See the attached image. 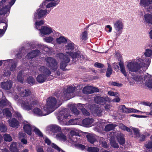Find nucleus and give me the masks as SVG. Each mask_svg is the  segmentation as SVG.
<instances>
[{
	"label": "nucleus",
	"mask_w": 152,
	"mask_h": 152,
	"mask_svg": "<svg viewBox=\"0 0 152 152\" xmlns=\"http://www.w3.org/2000/svg\"><path fill=\"white\" fill-rule=\"evenodd\" d=\"M19 105L24 110L29 111L32 109L33 106L37 104L36 98L31 96L26 100H22L20 102L19 101Z\"/></svg>",
	"instance_id": "nucleus-1"
},
{
	"label": "nucleus",
	"mask_w": 152,
	"mask_h": 152,
	"mask_svg": "<svg viewBox=\"0 0 152 152\" xmlns=\"http://www.w3.org/2000/svg\"><path fill=\"white\" fill-rule=\"evenodd\" d=\"M70 115L68 114L65 111H60L58 115V118L60 121L61 124L63 125H75L76 123L75 119H71L69 121H66L69 116Z\"/></svg>",
	"instance_id": "nucleus-2"
},
{
	"label": "nucleus",
	"mask_w": 152,
	"mask_h": 152,
	"mask_svg": "<svg viewBox=\"0 0 152 152\" xmlns=\"http://www.w3.org/2000/svg\"><path fill=\"white\" fill-rule=\"evenodd\" d=\"M61 104L57 102L55 98L50 97L47 99V103L44 106L46 110L50 113L53 112L56 108L60 105Z\"/></svg>",
	"instance_id": "nucleus-3"
},
{
	"label": "nucleus",
	"mask_w": 152,
	"mask_h": 152,
	"mask_svg": "<svg viewBox=\"0 0 152 152\" xmlns=\"http://www.w3.org/2000/svg\"><path fill=\"white\" fill-rule=\"evenodd\" d=\"M38 69L41 74L37 76V80L39 83H42L46 80L47 77L50 75V71L44 66L40 67Z\"/></svg>",
	"instance_id": "nucleus-4"
},
{
	"label": "nucleus",
	"mask_w": 152,
	"mask_h": 152,
	"mask_svg": "<svg viewBox=\"0 0 152 152\" xmlns=\"http://www.w3.org/2000/svg\"><path fill=\"white\" fill-rule=\"evenodd\" d=\"M37 104L33 106L32 112L33 114L37 116H42L50 114V112L47 111L45 106L42 109L37 100Z\"/></svg>",
	"instance_id": "nucleus-5"
},
{
	"label": "nucleus",
	"mask_w": 152,
	"mask_h": 152,
	"mask_svg": "<svg viewBox=\"0 0 152 152\" xmlns=\"http://www.w3.org/2000/svg\"><path fill=\"white\" fill-rule=\"evenodd\" d=\"M137 60L138 63L141 64L140 68L142 72H145L151 63V59L144 55L140 58H137Z\"/></svg>",
	"instance_id": "nucleus-6"
},
{
	"label": "nucleus",
	"mask_w": 152,
	"mask_h": 152,
	"mask_svg": "<svg viewBox=\"0 0 152 152\" xmlns=\"http://www.w3.org/2000/svg\"><path fill=\"white\" fill-rule=\"evenodd\" d=\"M140 79V77L137 78L136 81L140 84H145L147 87L152 88V78L148 74L143 75Z\"/></svg>",
	"instance_id": "nucleus-7"
},
{
	"label": "nucleus",
	"mask_w": 152,
	"mask_h": 152,
	"mask_svg": "<svg viewBox=\"0 0 152 152\" xmlns=\"http://www.w3.org/2000/svg\"><path fill=\"white\" fill-rule=\"evenodd\" d=\"M139 64L140 63L138 62L137 60L134 59L128 62L126 67L129 71L131 72L138 71L139 70L141 71Z\"/></svg>",
	"instance_id": "nucleus-8"
},
{
	"label": "nucleus",
	"mask_w": 152,
	"mask_h": 152,
	"mask_svg": "<svg viewBox=\"0 0 152 152\" xmlns=\"http://www.w3.org/2000/svg\"><path fill=\"white\" fill-rule=\"evenodd\" d=\"M46 65L49 67L52 70L55 71L58 67L57 62L54 58L51 57H48L45 59Z\"/></svg>",
	"instance_id": "nucleus-9"
},
{
	"label": "nucleus",
	"mask_w": 152,
	"mask_h": 152,
	"mask_svg": "<svg viewBox=\"0 0 152 152\" xmlns=\"http://www.w3.org/2000/svg\"><path fill=\"white\" fill-rule=\"evenodd\" d=\"M59 0H45L40 5L39 7L42 8H49L55 7L57 5Z\"/></svg>",
	"instance_id": "nucleus-10"
},
{
	"label": "nucleus",
	"mask_w": 152,
	"mask_h": 152,
	"mask_svg": "<svg viewBox=\"0 0 152 152\" xmlns=\"http://www.w3.org/2000/svg\"><path fill=\"white\" fill-rule=\"evenodd\" d=\"M109 135L112 137H116L117 140L120 145H123L125 142V140L124 135L119 132H110Z\"/></svg>",
	"instance_id": "nucleus-11"
},
{
	"label": "nucleus",
	"mask_w": 152,
	"mask_h": 152,
	"mask_svg": "<svg viewBox=\"0 0 152 152\" xmlns=\"http://www.w3.org/2000/svg\"><path fill=\"white\" fill-rule=\"evenodd\" d=\"M50 10L47 9H38L34 14V19L35 20L40 19L45 17L50 12Z\"/></svg>",
	"instance_id": "nucleus-12"
},
{
	"label": "nucleus",
	"mask_w": 152,
	"mask_h": 152,
	"mask_svg": "<svg viewBox=\"0 0 152 152\" xmlns=\"http://www.w3.org/2000/svg\"><path fill=\"white\" fill-rule=\"evenodd\" d=\"M40 35L44 37L45 35H49L54 33L55 31L51 27L48 26H42L40 29H39Z\"/></svg>",
	"instance_id": "nucleus-13"
},
{
	"label": "nucleus",
	"mask_w": 152,
	"mask_h": 152,
	"mask_svg": "<svg viewBox=\"0 0 152 152\" xmlns=\"http://www.w3.org/2000/svg\"><path fill=\"white\" fill-rule=\"evenodd\" d=\"M58 55L59 57L62 59L60 64V68L63 70H65L67 64L69 61V58L67 55H64L63 53H60Z\"/></svg>",
	"instance_id": "nucleus-14"
},
{
	"label": "nucleus",
	"mask_w": 152,
	"mask_h": 152,
	"mask_svg": "<svg viewBox=\"0 0 152 152\" xmlns=\"http://www.w3.org/2000/svg\"><path fill=\"white\" fill-rule=\"evenodd\" d=\"M100 124L99 129H103V126H105L104 130L106 131H109L110 130H113L116 126V125H114L112 124H107V122H106L104 120H101L99 121Z\"/></svg>",
	"instance_id": "nucleus-15"
},
{
	"label": "nucleus",
	"mask_w": 152,
	"mask_h": 152,
	"mask_svg": "<svg viewBox=\"0 0 152 152\" xmlns=\"http://www.w3.org/2000/svg\"><path fill=\"white\" fill-rule=\"evenodd\" d=\"M124 23L122 20H118L114 23V27L118 34H120L123 29Z\"/></svg>",
	"instance_id": "nucleus-16"
},
{
	"label": "nucleus",
	"mask_w": 152,
	"mask_h": 152,
	"mask_svg": "<svg viewBox=\"0 0 152 152\" xmlns=\"http://www.w3.org/2000/svg\"><path fill=\"white\" fill-rule=\"evenodd\" d=\"M15 0H12L11 2H9V5H7L6 6L3 7L0 9V15H3L6 14V16L8 15L10 13V9L12 6L14 4Z\"/></svg>",
	"instance_id": "nucleus-17"
},
{
	"label": "nucleus",
	"mask_w": 152,
	"mask_h": 152,
	"mask_svg": "<svg viewBox=\"0 0 152 152\" xmlns=\"http://www.w3.org/2000/svg\"><path fill=\"white\" fill-rule=\"evenodd\" d=\"M152 0H141L140 4L144 7L148 12L152 13Z\"/></svg>",
	"instance_id": "nucleus-18"
},
{
	"label": "nucleus",
	"mask_w": 152,
	"mask_h": 152,
	"mask_svg": "<svg viewBox=\"0 0 152 152\" xmlns=\"http://www.w3.org/2000/svg\"><path fill=\"white\" fill-rule=\"evenodd\" d=\"M119 108L121 111L125 113L140 112V114H141L145 113L144 112L140 111L138 110L135 109L133 108L126 107L124 105H121L119 106Z\"/></svg>",
	"instance_id": "nucleus-19"
},
{
	"label": "nucleus",
	"mask_w": 152,
	"mask_h": 152,
	"mask_svg": "<svg viewBox=\"0 0 152 152\" xmlns=\"http://www.w3.org/2000/svg\"><path fill=\"white\" fill-rule=\"evenodd\" d=\"M23 129L25 132L28 135H31L32 130V129H33V127L34 126L31 125L29 122L26 121H23Z\"/></svg>",
	"instance_id": "nucleus-20"
},
{
	"label": "nucleus",
	"mask_w": 152,
	"mask_h": 152,
	"mask_svg": "<svg viewBox=\"0 0 152 152\" xmlns=\"http://www.w3.org/2000/svg\"><path fill=\"white\" fill-rule=\"evenodd\" d=\"M48 131L51 132L53 133L61 132V128L56 124H51L48 126L47 128Z\"/></svg>",
	"instance_id": "nucleus-21"
},
{
	"label": "nucleus",
	"mask_w": 152,
	"mask_h": 152,
	"mask_svg": "<svg viewBox=\"0 0 152 152\" xmlns=\"http://www.w3.org/2000/svg\"><path fill=\"white\" fill-rule=\"evenodd\" d=\"M99 91V90L97 88L90 86L85 87L83 89V93L86 94H92L95 92H98Z\"/></svg>",
	"instance_id": "nucleus-22"
},
{
	"label": "nucleus",
	"mask_w": 152,
	"mask_h": 152,
	"mask_svg": "<svg viewBox=\"0 0 152 152\" xmlns=\"http://www.w3.org/2000/svg\"><path fill=\"white\" fill-rule=\"evenodd\" d=\"M75 87L70 86L68 87L66 91L64 92L63 96L60 97V99L62 100L63 98H68V96L69 94L72 93L75 91Z\"/></svg>",
	"instance_id": "nucleus-23"
},
{
	"label": "nucleus",
	"mask_w": 152,
	"mask_h": 152,
	"mask_svg": "<svg viewBox=\"0 0 152 152\" xmlns=\"http://www.w3.org/2000/svg\"><path fill=\"white\" fill-rule=\"evenodd\" d=\"M70 135L69 137V142L72 145L76 146V134L75 132L73 130H72L70 132Z\"/></svg>",
	"instance_id": "nucleus-24"
},
{
	"label": "nucleus",
	"mask_w": 152,
	"mask_h": 152,
	"mask_svg": "<svg viewBox=\"0 0 152 152\" xmlns=\"http://www.w3.org/2000/svg\"><path fill=\"white\" fill-rule=\"evenodd\" d=\"M90 110L91 113L95 115L100 116L102 115L103 109L100 107H95L94 109H92V107H91Z\"/></svg>",
	"instance_id": "nucleus-25"
},
{
	"label": "nucleus",
	"mask_w": 152,
	"mask_h": 152,
	"mask_svg": "<svg viewBox=\"0 0 152 152\" xmlns=\"http://www.w3.org/2000/svg\"><path fill=\"white\" fill-rule=\"evenodd\" d=\"M18 90L22 96H27L31 94V91L28 89H24L22 88H18Z\"/></svg>",
	"instance_id": "nucleus-26"
},
{
	"label": "nucleus",
	"mask_w": 152,
	"mask_h": 152,
	"mask_svg": "<svg viewBox=\"0 0 152 152\" xmlns=\"http://www.w3.org/2000/svg\"><path fill=\"white\" fill-rule=\"evenodd\" d=\"M144 18L145 21L148 23L150 28H152V15L149 14H145Z\"/></svg>",
	"instance_id": "nucleus-27"
},
{
	"label": "nucleus",
	"mask_w": 152,
	"mask_h": 152,
	"mask_svg": "<svg viewBox=\"0 0 152 152\" xmlns=\"http://www.w3.org/2000/svg\"><path fill=\"white\" fill-rule=\"evenodd\" d=\"M108 137H110V143L111 145L114 148H119V145L115 141V137H112L109 135V134L108 135Z\"/></svg>",
	"instance_id": "nucleus-28"
},
{
	"label": "nucleus",
	"mask_w": 152,
	"mask_h": 152,
	"mask_svg": "<svg viewBox=\"0 0 152 152\" xmlns=\"http://www.w3.org/2000/svg\"><path fill=\"white\" fill-rule=\"evenodd\" d=\"M12 85V82L10 80L6 82H2L1 86L2 88L8 90L11 88Z\"/></svg>",
	"instance_id": "nucleus-29"
},
{
	"label": "nucleus",
	"mask_w": 152,
	"mask_h": 152,
	"mask_svg": "<svg viewBox=\"0 0 152 152\" xmlns=\"http://www.w3.org/2000/svg\"><path fill=\"white\" fill-rule=\"evenodd\" d=\"M9 125L13 127L17 128L18 124L19 122L15 118H13L8 121Z\"/></svg>",
	"instance_id": "nucleus-30"
},
{
	"label": "nucleus",
	"mask_w": 152,
	"mask_h": 152,
	"mask_svg": "<svg viewBox=\"0 0 152 152\" xmlns=\"http://www.w3.org/2000/svg\"><path fill=\"white\" fill-rule=\"evenodd\" d=\"M94 122V120L92 118H86L83 121V124L88 126H91Z\"/></svg>",
	"instance_id": "nucleus-31"
},
{
	"label": "nucleus",
	"mask_w": 152,
	"mask_h": 152,
	"mask_svg": "<svg viewBox=\"0 0 152 152\" xmlns=\"http://www.w3.org/2000/svg\"><path fill=\"white\" fill-rule=\"evenodd\" d=\"M39 50H35L28 54L26 56V58L28 59H31L39 54Z\"/></svg>",
	"instance_id": "nucleus-32"
},
{
	"label": "nucleus",
	"mask_w": 152,
	"mask_h": 152,
	"mask_svg": "<svg viewBox=\"0 0 152 152\" xmlns=\"http://www.w3.org/2000/svg\"><path fill=\"white\" fill-rule=\"evenodd\" d=\"M1 22L2 23L1 24V25L2 26H3V29H0V35H2L4 34L7 27V21L6 20H4V21H3L2 22Z\"/></svg>",
	"instance_id": "nucleus-33"
},
{
	"label": "nucleus",
	"mask_w": 152,
	"mask_h": 152,
	"mask_svg": "<svg viewBox=\"0 0 152 152\" xmlns=\"http://www.w3.org/2000/svg\"><path fill=\"white\" fill-rule=\"evenodd\" d=\"M54 39V36L51 35L45 37L43 38V40L47 43H52Z\"/></svg>",
	"instance_id": "nucleus-34"
},
{
	"label": "nucleus",
	"mask_w": 152,
	"mask_h": 152,
	"mask_svg": "<svg viewBox=\"0 0 152 152\" xmlns=\"http://www.w3.org/2000/svg\"><path fill=\"white\" fill-rule=\"evenodd\" d=\"M66 38L64 36H61L56 39V42L58 44H60L63 43H65L67 42Z\"/></svg>",
	"instance_id": "nucleus-35"
},
{
	"label": "nucleus",
	"mask_w": 152,
	"mask_h": 152,
	"mask_svg": "<svg viewBox=\"0 0 152 152\" xmlns=\"http://www.w3.org/2000/svg\"><path fill=\"white\" fill-rule=\"evenodd\" d=\"M55 137L58 140L63 141H65L66 140V137L61 133L56 134Z\"/></svg>",
	"instance_id": "nucleus-36"
},
{
	"label": "nucleus",
	"mask_w": 152,
	"mask_h": 152,
	"mask_svg": "<svg viewBox=\"0 0 152 152\" xmlns=\"http://www.w3.org/2000/svg\"><path fill=\"white\" fill-rule=\"evenodd\" d=\"M88 141L91 143H93L96 140L95 135L94 134H89L86 136Z\"/></svg>",
	"instance_id": "nucleus-37"
},
{
	"label": "nucleus",
	"mask_w": 152,
	"mask_h": 152,
	"mask_svg": "<svg viewBox=\"0 0 152 152\" xmlns=\"http://www.w3.org/2000/svg\"><path fill=\"white\" fill-rule=\"evenodd\" d=\"M10 150L11 152H19L17 148V143L13 142L10 145Z\"/></svg>",
	"instance_id": "nucleus-38"
},
{
	"label": "nucleus",
	"mask_w": 152,
	"mask_h": 152,
	"mask_svg": "<svg viewBox=\"0 0 152 152\" xmlns=\"http://www.w3.org/2000/svg\"><path fill=\"white\" fill-rule=\"evenodd\" d=\"M66 50H72L74 48V44L71 41L68 42L67 44L65 46Z\"/></svg>",
	"instance_id": "nucleus-39"
},
{
	"label": "nucleus",
	"mask_w": 152,
	"mask_h": 152,
	"mask_svg": "<svg viewBox=\"0 0 152 152\" xmlns=\"http://www.w3.org/2000/svg\"><path fill=\"white\" fill-rule=\"evenodd\" d=\"M94 100L96 103L102 104L105 101V99L104 98L100 96H96L94 99Z\"/></svg>",
	"instance_id": "nucleus-40"
},
{
	"label": "nucleus",
	"mask_w": 152,
	"mask_h": 152,
	"mask_svg": "<svg viewBox=\"0 0 152 152\" xmlns=\"http://www.w3.org/2000/svg\"><path fill=\"white\" fill-rule=\"evenodd\" d=\"M7 105L10 106V103L5 98L3 97V99L1 101H0V107Z\"/></svg>",
	"instance_id": "nucleus-41"
},
{
	"label": "nucleus",
	"mask_w": 152,
	"mask_h": 152,
	"mask_svg": "<svg viewBox=\"0 0 152 152\" xmlns=\"http://www.w3.org/2000/svg\"><path fill=\"white\" fill-rule=\"evenodd\" d=\"M119 64L120 66L121 71V72L125 76H127V74L126 72V70L125 69V67L124 66V65L123 62H120Z\"/></svg>",
	"instance_id": "nucleus-42"
},
{
	"label": "nucleus",
	"mask_w": 152,
	"mask_h": 152,
	"mask_svg": "<svg viewBox=\"0 0 152 152\" xmlns=\"http://www.w3.org/2000/svg\"><path fill=\"white\" fill-rule=\"evenodd\" d=\"M50 146L52 148L55 149L58 152H65L55 143H52Z\"/></svg>",
	"instance_id": "nucleus-43"
},
{
	"label": "nucleus",
	"mask_w": 152,
	"mask_h": 152,
	"mask_svg": "<svg viewBox=\"0 0 152 152\" xmlns=\"http://www.w3.org/2000/svg\"><path fill=\"white\" fill-rule=\"evenodd\" d=\"M149 47H151V49H152V45H151V46H150ZM144 55L148 57L152 56V50L149 49L146 50Z\"/></svg>",
	"instance_id": "nucleus-44"
},
{
	"label": "nucleus",
	"mask_w": 152,
	"mask_h": 152,
	"mask_svg": "<svg viewBox=\"0 0 152 152\" xmlns=\"http://www.w3.org/2000/svg\"><path fill=\"white\" fill-rule=\"evenodd\" d=\"M130 129H131V132L133 130L134 132V134L136 137H139L140 136L139 131V129L136 128H134L132 127H130Z\"/></svg>",
	"instance_id": "nucleus-45"
},
{
	"label": "nucleus",
	"mask_w": 152,
	"mask_h": 152,
	"mask_svg": "<svg viewBox=\"0 0 152 152\" xmlns=\"http://www.w3.org/2000/svg\"><path fill=\"white\" fill-rule=\"evenodd\" d=\"M119 128L123 130H126L129 132H131V129H130V128H129L122 124H119Z\"/></svg>",
	"instance_id": "nucleus-46"
},
{
	"label": "nucleus",
	"mask_w": 152,
	"mask_h": 152,
	"mask_svg": "<svg viewBox=\"0 0 152 152\" xmlns=\"http://www.w3.org/2000/svg\"><path fill=\"white\" fill-rule=\"evenodd\" d=\"M99 142L104 147L106 148L108 147L107 144L105 141V139L103 138H99Z\"/></svg>",
	"instance_id": "nucleus-47"
},
{
	"label": "nucleus",
	"mask_w": 152,
	"mask_h": 152,
	"mask_svg": "<svg viewBox=\"0 0 152 152\" xmlns=\"http://www.w3.org/2000/svg\"><path fill=\"white\" fill-rule=\"evenodd\" d=\"M143 75H141L140 76H137L135 78V79H134L132 78H128L127 79L128 80V81L129 82V84L130 85H133L134 84V80H135L138 83L140 84L139 83H138L137 81H136L137 78L138 77H140V79L141 78H142V76H143Z\"/></svg>",
	"instance_id": "nucleus-48"
},
{
	"label": "nucleus",
	"mask_w": 152,
	"mask_h": 152,
	"mask_svg": "<svg viewBox=\"0 0 152 152\" xmlns=\"http://www.w3.org/2000/svg\"><path fill=\"white\" fill-rule=\"evenodd\" d=\"M108 68L106 73V76L107 77H109L112 73V69L111 65L108 63Z\"/></svg>",
	"instance_id": "nucleus-49"
},
{
	"label": "nucleus",
	"mask_w": 152,
	"mask_h": 152,
	"mask_svg": "<svg viewBox=\"0 0 152 152\" xmlns=\"http://www.w3.org/2000/svg\"><path fill=\"white\" fill-rule=\"evenodd\" d=\"M7 130V128L5 124L2 122L0 123V131L1 132H5Z\"/></svg>",
	"instance_id": "nucleus-50"
},
{
	"label": "nucleus",
	"mask_w": 152,
	"mask_h": 152,
	"mask_svg": "<svg viewBox=\"0 0 152 152\" xmlns=\"http://www.w3.org/2000/svg\"><path fill=\"white\" fill-rule=\"evenodd\" d=\"M33 130L36 134L40 137H43V134L35 126L33 127Z\"/></svg>",
	"instance_id": "nucleus-51"
},
{
	"label": "nucleus",
	"mask_w": 152,
	"mask_h": 152,
	"mask_svg": "<svg viewBox=\"0 0 152 152\" xmlns=\"http://www.w3.org/2000/svg\"><path fill=\"white\" fill-rule=\"evenodd\" d=\"M44 23V21L43 20H42L39 21H36L35 22V27L37 29H38L39 28L40 26L43 25Z\"/></svg>",
	"instance_id": "nucleus-52"
},
{
	"label": "nucleus",
	"mask_w": 152,
	"mask_h": 152,
	"mask_svg": "<svg viewBox=\"0 0 152 152\" xmlns=\"http://www.w3.org/2000/svg\"><path fill=\"white\" fill-rule=\"evenodd\" d=\"M4 115L7 117H10L12 116V114L11 112L7 108L4 110Z\"/></svg>",
	"instance_id": "nucleus-53"
},
{
	"label": "nucleus",
	"mask_w": 152,
	"mask_h": 152,
	"mask_svg": "<svg viewBox=\"0 0 152 152\" xmlns=\"http://www.w3.org/2000/svg\"><path fill=\"white\" fill-rule=\"evenodd\" d=\"M88 150L90 152H98L99 151V148L95 147H89Z\"/></svg>",
	"instance_id": "nucleus-54"
},
{
	"label": "nucleus",
	"mask_w": 152,
	"mask_h": 152,
	"mask_svg": "<svg viewBox=\"0 0 152 152\" xmlns=\"http://www.w3.org/2000/svg\"><path fill=\"white\" fill-rule=\"evenodd\" d=\"M4 137L5 140L6 141L10 142L12 140V137L9 134H5Z\"/></svg>",
	"instance_id": "nucleus-55"
},
{
	"label": "nucleus",
	"mask_w": 152,
	"mask_h": 152,
	"mask_svg": "<svg viewBox=\"0 0 152 152\" xmlns=\"http://www.w3.org/2000/svg\"><path fill=\"white\" fill-rule=\"evenodd\" d=\"M70 108L72 111L75 114H76V105L75 104H70Z\"/></svg>",
	"instance_id": "nucleus-56"
},
{
	"label": "nucleus",
	"mask_w": 152,
	"mask_h": 152,
	"mask_svg": "<svg viewBox=\"0 0 152 152\" xmlns=\"http://www.w3.org/2000/svg\"><path fill=\"white\" fill-rule=\"evenodd\" d=\"M81 38L83 40H85L87 39V34L86 31L83 32L80 36Z\"/></svg>",
	"instance_id": "nucleus-57"
},
{
	"label": "nucleus",
	"mask_w": 152,
	"mask_h": 152,
	"mask_svg": "<svg viewBox=\"0 0 152 152\" xmlns=\"http://www.w3.org/2000/svg\"><path fill=\"white\" fill-rule=\"evenodd\" d=\"M40 48L42 49V50L45 51L46 52H48L50 51L51 50V48H50L47 46L41 45Z\"/></svg>",
	"instance_id": "nucleus-58"
},
{
	"label": "nucleus",
	"mask_w": 152,
	"mask_h": 152,
	"mask_svg": "<svg viewBox=\"0 0 152 152\" xmlns=\"http://www.w3.org/2000/svg\"><path fill=\"white\" fill-rule=\"evenodd\" d=\"M18 80L20 83H23V79L22 77V72H20L18 73L17 77Z\"/></svg>",
	"instance_id": "nucleus-59"
},
{
	"label": "nucleus",
	"mask_w": 152,
	"mask_h": 152,
	"mask_svg": "<svg viewBox=\"0 0 152 152\" xmlns=\"http://www.w3.org/2000/svg\"><path fill=\"white\" fill-rule=\"evenodd\" d=\"M28 83L30 85H33L34 83V80L32 77H29L27 80Z\"/></svg>",
	"instance_id": "nucleus-60"
},
{
	"label": "nucleus",
	"mask_w": 152,
	"mask_h": 152,
	"mask_svg": "<svg viewBox=\"0 0 152 152\" xmlns=\"http://www.w3.org/2000/svg\"><path fill=\"white\" fill-rule=\"evenodd\" d=\"M44 139L45 143L48 145H50L52 143L51 142V141L46 137H44Z\"/></svg>",
	"instance_id": "nucleus-61"
},
{
	"label": "nucleus",
	"mask_w": 152,
	"mask_h": 152,
	"mask_svg": "<svg viewBox=\"0 0 152 152\" xmlns=\"http://www.w3.org/2000/svg\"><path fill=\"white\" fill-rule=\"evenodd\" d=\"M145 147L148 149L152 148V141H150L146 144L145 145Z\"/></svg>",
	"instance_id": "nucleus-62"
},
{
	"label": "nucleus",
	"mask_w": 152,
	"mask_h": 152,
	"mask_svg": "<svg viewBox=\"0 0 152 152\" xmlns=\"http://www.w3.org/2000/svg\"><path fill=\"white\" fill-rule=\"evenodd\" d=\"M66 53L69 54V55L72 58H75L76 57V54L74 52H66Z\"/></svg>",
	"instance_id": "nucleus-63"
},
{
	"label": "nucleus",
	"mask_w": 152,
	"mask_h": 152,
	"mask_svg": "<svg viewBox=\"0 0 152 152\" xmlns=\"http://www.w3.org/2000/svg\"><path fill=\"white\" fill-rule=\"evenodd\" d=\"M37 152H44L43 148L40 146H37L36 147Z\"/></svg>",
	"instance_id": "nucleus-64"
}]
</instances>
